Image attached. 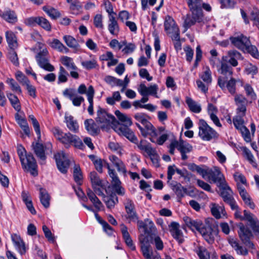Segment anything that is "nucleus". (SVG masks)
I'll use <instances>...</instances> for the list:
<instances>
[{"label": "nucleus", "mask_w": 259, "mask_h": 259, "mask_svg": "<svg viewBox=\"0 0 259 259\" xmlns=\"http://www.w3.org/2000/svg\"><path fill=\"white\" fill-rule=\"evenodd\" d=\"M191 14H187L184 21V26L186 30L196 23H200L203 20L202 11V0H186Z\"/></svg>", "instance_id": "nucleus-1"}, {"label": "nucleus", "mask_w": 259, "mask_h": 259, "mask_svg": "<svg viewBox=\"0 0 259 259\" xmlns=\"http://www.w3.org/2000/svg\"><path fill=\"white\" fill-rule=\"evenodd\" d=\"M17 151L22 168L29 172L33 176H37V165L33 156L31 154H27L25 149L21 145L17 146Z\"/></svg>", "instance_id": "nucleus-2"}, {"label": "nucleus", "mask_w": 259, "mask_h": 259, "mask_svg": "<svg viewBox=\"0 0 259 259\" xmlns=\"http://www.w3.org/2000/svg\"><path fill=\"white\" fill-rule=\"evenodd\" d=\"M53 134L58 141L65 145L73 144L75 147L82 150L84 148L82 141L68 132L64 133L63 131H54Z\"/></svg>", "instance_id": "nucleus-3"}, {"label": "nucleus", "mask_w": 259, "mask_h": 259, "mask_svg": "<svg viewBox=\"0 0 259 259\" xmlns=\"http://www.w3.org/2000/svg\"><path fill=\"white\" fill-rule=\"evenodd\" d=\"M202 167H205L202 176L203 179L207 177L210 183H217L218 187L226 183L223 179V175L219 168L214 167L213 169H211L206 165H203Z\"/></svg>", "instance_id": "nucleus-4"}, {"label": "nucleus", "mask_w": 259, "mask_h": 259, "mask_svg": "<svg viewBox=\"0 0 259 259\" xmlns=\"http://www.w3.org/2000/svg\"><path fill=\"white\" fill-rule=\"evenodd\" d=\"M218 71L221 74L218 77V84L222 90H224L227 79H228L233 74L232 68L226 63L222 62L220 67L218 68Z\"/></svg>", "instance_id": "nucleus-5"}, {"label": "nucleus", "mask_w": 259, "mask_h": 259, "mask_svg": "<svg viewBox=\"0 0 259 259\" xmlns=\"http://www.w3.org/2000/svg\"><path fill=\"white\" fill-rule=\"evenodd\" d=\"M97 121L111 127L115 126L118 123L113 115L108 113L105 110L100 107L97 110Z\"/></svg>", "instance_id": "nucleus-6"}, {"label": "nucleus", "mask_w": 259, "mask_h": 259, "mask_svg": "<svg viewBox=\"0 0 259 259\" xmlns=\"http://www.w3.org/2000/svg\"><path fill=\"white\" fill-rule=\"evenodd\" d=\"M238 226V233L242 242L248 247L254 248V245L250 241V239L253 237L251 231L243 223H240Z\"/></svg>", "instance_id": "nucleus-7"}, {"label": "nucleus", "mask_w": 259, "mask_h": 259, "mask_svg": "<svg viewBox=\"0 0 259 259\" xmlns=\"http://www.w3.org/2000/svg\"><path fill=\"white\" fill-rule=\"evenodd\" d=\"M200 234L207 242L212 244L214 242L215 238L218 236L219 230L215 226L206 224L203 228L201 229Z\"/></svg>", "instance_id": "nucleus-8"}, {"label": "nucleus", "mask_w": 259, "mask_h": 259, "mask_svg": "<svg viewBox=\"0 0 259 259\" xmlns=\"http://www.w3.org/2000/svg\"><path fill=\"white\" fill-rule=\"evenodd\" d=\"M106 167L108 170V174L111 178V185L113 190L119 195L123 196L125 194V189L121 186L120 181L115 170L110 167L109 163H106Z\"/></svg>", "instance_id": "nucleus-9"}, {"label": "nucleus", "mask_w": 259, "mask_h": 259, "mask_svg": "<svg viewBox=\"0 0 259 259\" xmlns=\"http://www.w3.org/2000/svg\"><path fill=\"white\" fill-rule=\"evenodd\" d=\"M164 30L171 39H178L180 30L174 19L169 16H166L164 22Z\"/></svg>", "instance_id": "nucleus-10"}, {"label": "nucleus", "mask_w": 259, "mask_h": 259, "mask_svg": "<svg viewBox=\"0 0 259 259\" xmlns=\"http://www.w3.org/2000/svg\"><path fill=\"white\" fill-rule=\"evenodd\" d=\"M221 190V196L222 197L224 201L229 204L231 208H236L237 203L233 196V192L230 187L224 183L220 187Z\"/></svg>", "instance_id": "nucleus-11"}, {"label": "nucleus", "mask_w": 259, "mask_h": 259, "mask_svg": "<svg viewBox=\"0 0 259 259\" xmlns=\"http://www.w3.org/2000/svg\"><path fill=\"white\" fill-rule=\"evenodd\" d=\"M54 156L59 170L62 174H66L69 168L70 161L65 154L61 151L56 154Z\"/></svg>", "instance_id": "nucleus-12"}, {"label": "nucleus", "mask_w": 259, "mask_h": 259, "mask_svg": "<svg viewBox=\"0 0 259 259\" xmlns=\"http://www.w3.org/2000/svg\"><path fill=\"white\" fill-rule=\"evenodd\" d=\"M169 231L172 237L179 243L182 244L184 241L183 233L180 229V224L176 222H172L168 225Z\"/></svg>", "instance_id": "nucleus-13"}, {"label": "nucleus", "mask_w": 259, "mask_h": 259, "mask_svg": "<svg viewBox=\"0 0 259 259\" xmlns=\"http://www.w3.org/2000/svg\"><path fill=\"white\" fill-rule=\"evenodd\" d=\"M230 40L232 44H233L235 47L243 52H245L246 47L249 45L250 41L247 37L244 36L242 34L231 37Z\"/></svg>", "instance_id": "nucleus-14"}, {"label": "nucleus", "mask_w": 259, "mask_h": 259, "mask_svg": "<svg viewBox=\"0 0 259 259\" xmlns=\"http://www.w3.org/2000/svg\"><path fill=\"white\" fill-rule=\"evenodd\" d=\"M244 220L247 221L254 233L259 229V220L257 217L250 211L244 210Z\"/></svg>", "instance_id": "nucleus-15"}, {"label": "nucleus", "mask_w": 259, "mask_h": 259, "mask_svg": "<svg viewBox=\"0 0 259 259\" xmlns=\"http://www.w3.org/2000/svg\"><path fill=\"white\" fill-rule=\"evenodd\" d=\"M158 87L156 84H151L149 87L144 83H141L138 88V91L141 95H152L157 98V93Z\"/></svg>", "instance_id": "nucleus-16"}, {"label": "nucleus", "mask_w": 259, "mask_h": 259, "mask_svg": "<svg viewBox=\"0 0 259 259\" xmlns=\"http://www.w3.org/2000/svg\"><path fill=\"white\" fill-rule=\"evenodd\" d=\"M235 104L237 106V113L240 115H245L246 111L247 99L241 94H236L234 97Z\"/></svg>", "instance_id": "nucleus-17"}, {"label": "nucleus", "mask_w": 259, "mask_h": 259, "mask_svg": "<svg viewBox=\"0 0 259 259\" xmlns=\"http://www.w3.org/2000/svg\"><path fill=\"white\" fill-rule=\"evenodd\" d=\"M183 220L188 228L193 231L196 230L199 233L205 225L200 220H193L188 217H185Z\"/></svg>", "instance_id": "nucleus-18"}, {"label": "nucleus", "mask_w": 259, "mask_h": 259, "mask_svg": "<svg viewBox=\"0 0 259 259\" xmlns=\"http://www.w3.org/2000/svg\"><path fill=\"white\" fill-rule=\"evenodd\" d=\"M109 159L112 162L113 165L116 167L117 171L119 172H121L123 174L126 173V169L125 165L123 162L114 155H111L109 156Z\"/></svg>", "instance_id": "nucleus-19"}, {"label": "nucleus", "mask_w": 259, "mask_h": 259, "mask_svg": "<svg viewBox=\"0 0 259 259\" xmlns=\"http://www.w3.org/2000/svg\"><path fill=\"white\" fill-rule=\"evenodd\" d=\"M47 43L52 48L59 52L67 53L69 52L68 49L58 39H49Z\"/></svg>", "instance_id": "nucleus-20"}, {"label": "nucleus", "mask_w": 259, "mask_h": 259, "mask_svg": "<svg viewBox=\"0 0 259 259\" xmlns=\"http://www.w3.org/2000/svg\"><path fill=\"white\" fill-rule=\"evenodd\" d=\"M241 57L240 54L236 51L232 50L228 52L227 55L223 57V59L228 62L233 66H236L238 65L237 60Z\"/></svg>", "instance_id": "nucleus-21"}, {"label": "nucleus", "mask_w": 259, "mask_h": 259, "mask_svg": "<svg viewBox=\"0 0 259 259\" xmlns=\"http://www.w3.org/2000/svg\"><path fill=\"white\" fill-rule=\"evenodd\" d=\"M108 29L111 35L117 36L119 32V27L115 16L108 17Z\"/></svg>", "instance_id": "nucleus-22"}, {"label": "nucleus", "mask_w": 259, "mask_h": 259, "mask_svg": "<svg viewBox=\"0 0 259 259\" xmlns=\"http://www.w3.org/2000/svg\"><path fill=\"white\" fill-rule=\"evenodd\" d=\"M207 112L210 118L218 127H221L222 125L219 119L216 115L218 111L215 106L211 103H209L207 107Z\"/></svg>", "instance_id": "nucleus-23"}, {"label": "nucleus", "mask_w": 259, "mask_h": 259, "mask_svg": "<svg viewBox=\"0 0 259 259\" xmlns=\"http://www.w3.org/2000/svg\"><path fill=\"white\" fill-rule=\"evenodd\" d=\"M121 231L122 234L123 238L127 246L128 247H130L131 249V250H135L136 249V246L133 243V240L128 232L127 227L124 225H122Z\"/></svg>", "instance_id": "nucleus-24"}, {"label": "nucleus", "mask_w": 259, "mask_h": 259, "mask_svg": "<svg viewBox=\"0 0 259 259\" xmlns=\"http://www.w3.org/2000/svg\"><path fill=\"white\" fill-rule=\"evenodd\" d=\"M86 192L89 199L93 204L94 206L98 211L100 210L103 206L101 201L96 196L95 193L90 189H88Z\"/></svg>", "instance_id": "nucleus-25"}, {"label": "nucleus", "mask_w": 259, "mask_h": 259, "mask_svg": "<svg viewBox=\"0 0 259 259\" xmlns=\"http://www.w3.org/2000/svg\"><path fill=\"white\" fill-rule=\"evenodd\" d=\"M12 241L18 251L21 254L26 252V247L25 244L19 236L16 234L12 235Z\"/></svg>", "instance_id": "nucleus-26"}, {"label": "nucleus", "mask_w": 259, "mask_h": 259, "mask_svg": "<svg viewBox=\"0 0 259 259\" xmlns=\"http://www.w3.org/2000/svg\"><path fill=\"white\" fill-rule=\"evenodd\" d=\"M33 146L34 152L36 156L41 160L40 163L41 164H44L46 156L43 145L39 143H36L35 145L33 144Z\"/></svg>", "instance_id": "nucleus-27"}, {"label": "nucleus", "mask_w": 259, "mask_h": 259, "mask_svg": "<svg viewBox=\"0 0 259 259\" xmlns=\"http://www.w3.org/2000/svg\"><path fill=\"white\" fill-rule=\"evenodd\" d=\"M228 241L229 244L235 249L237 254L242 255H246L248 254V250L240 245L238 241L236 239L230 238Z\"/></svg>", "instance_id": "nucleus-28"}, {"label": "nucleus", "mask_w": 259, "mask_h": 259, "mask_svg": "<svg viewBox=\"0 0 259 259\" xmlns=\"http://www.w3.org/2000/svg\"><path fill=\"white\" fill-rule=\"evenodd\" d=\"M114 113L123 126L128 127L133 124L131 118L126 114L121 113L119 110H116Z\"/></svg>", "instance_id": "nucleus-29"}, {"label": "nucleus", "mask_w": 259, "mask_h": 259, "mask_svg": "<svg viewBox=\"0 0 259 259\" xmlns=\"http://www.w3.org/2000/svg\"><path fill=\"white\" fill-rule=\"evenodd\" d=\"M0 16L11 23H15L17 21V17L14 11L8 10L4 12H0Z\"/></svg>", "instance_id": "nucleus-30"}, {"label": "nucleus", "mask_w": 259, "mask_h": 259, "mask_svg": "<svg viewBox=\"0 0 259 259\" xmlns=\"http://www.w3.org/2000/svg\"><path fill=\"white\" fill-rule=\"evenodd\" d=\"M134 118L138 121L141 122L146 130H152L153 126L152 124L147 120L145 114L143 113H137L134 115Z\"/></svg>", "instance_id": "nucleus-31"}, {"label": "nucleus", "mask_w": 259, "mask_h": 259, "mask_svg": "<svg viewBox=\"0 0 259 259\" xmlns=\"http://www.w3.org/2000/svg\"><path fill=\"white\" fill-rule=\"evenodd\" d=\"M63 40L65 41L66 45L75 50L78 51L79 49L80 46L78 43L77 41L72 36L66 35L63 36Z\"/></svg>", "instance_id": "nucleus-32"}, {"label": "nucleus", "mask_w": 259, "mask_h": 259, "mask_svg": "<svg viewBox=\"0 0 259 259\" xmlns=\"http://www.w3.org/2000/svg\"><path fill=\"white\" fill-rule=\"evenodd\" d=\"M192 150V147L188 143L184 141H181V145L179 147V151L181 153V158L183 160H186L188 159L187 153L190 152Z\"/></svg>", "instance_id": "nucleus-33"}, {"label": "nucleus", "mask_w": 259, "mask_h": 259, "mask_svg": "<svg viewBox=\"0 0 259 259\" xmlns=\"http://www.w3.org/2000/svg\"><path fill=\"white\" fill-rule=\"evenodd\" d=\"M7 42L12 50L15 49L17 46V41L15 34L11 31H7L5 33Z\"/></svg>", "instance_id": "nucleus-34"}, {"label": "nucleus", "mask_w": 259, "mask_h": 259, "mask_svg": "<svg viewBox=\"0 0 259 259\" xmlns=\"http://www.w3.org/2000/svg\"><path fill=\"white\" fill-rule=\"evenodd\" d=\"M211 212L213 217L218 219L221 218V215H225V210L223 206H220L215 203L211 204Z\"/></svg>", "instance_id": "nucleus-35"}, {"label": "nucleus", "mask_w": 259, "mask_h": 259, "mask_svg": "<svg viewBox=\"0 0 259 259\" xmlns=\"http://www.w3.org/2000/svg\"><path fill=\"white\" fill-rule=\"evenodd\" d=\"M36 58L38 64L41 68L49 71L54 70V67L48 63V60L46 57L39 55L36 56Z\"/></svg>", "instance_id": "nucleus-36"}, {"label": "nucleus", "mask_w": 259, "mask_h": 259, "mask_svg": "<svg viewBox=\"0 0 259 259\" xmlns=\"http://www.w3.org/2000/svg\"><path fill=\"white\" fill-rule=\"evenodd\" d=\"M156 131H151V132L150 133V135L151 136V138H150V141L153 143H156L159 145H162L165 141L168 139V137L169 135L167 134H163L157 138L156 133Z\"/></svg>", "instance_id": "nucleus-37"}, {"label": "nucleus", "mask_w": 259, "mask_h": 259, "mask_svg": "<svg viewBox=\"0 0 259 259\" xmlns=\"http://www.w3.org/2000/svg\"><path fill=\"white\" fill-rule=\"evenodd\" d=\"M95 94V91L92 85H90L88 88V92H87V96L88 97V100L89 102V106L88 108V111L90 115H93V98Z\"/></svg>", "instance_id": "nucleus-38"}, {"label": "nucleus", "mask_w": 259, "mask_h": 259, "mask_svg": "<svg viewBox=\"0 0 259 259\" xmlns=\"http://www.w3.org/2000/svg\"><path fill=\"white\" fill-rule=\"evenodd\" d=\"M39 198L42 205L45 208H48L50 206V197L47 191L40 188L39 189Z\"/></svg>", "instance_id": "nucleus-39"}, {"label": "nucleus", "mask_w": 259, "mask_h": 259, "mask_svg": "<svg viewBox=\"0 0 259 259\" xmlns=\"http://www.w3.org/2000/svg\"><path fill=\"white\" fill-rule=\"evenodd\" d=\"M186 102L191 111L197 113L201 111V107L200 105L196 103L191 98L187 97Z\"/></svg>", "instance_id": "nucleus-40"}, {"label": "nucleus", "mask_w": 259, "mask_h": 259, "mask_svg": "<svg viewBox=\"0 0 259 259\" xmlns=\"http://www.w3.org/2000/svg\"><path fill=\"white\" fill-rule=\"evenodd\" d=\"M120 137H124L133 143L138 142V139L132 131H115Z\"/></svg>", "instance_id": "nucleus-41"}, {"label": "nucleus", "mask_w": 259, "mask_h": 259, "mask_svg": "<svg viewBox=\"0 0 259 259\" xmlns=\"http://www.w3.org/2000/svg\"><path fill=\"white\" fill-rule=\"evenodd\" d=\"M6 82L9 85L11 90L14 92L21 94L22 90L18 83L12 78H7Z\"/></svg>", "instance_id": "nucleus-42"}, {"label": "nucleus", "mask_w": 259, "mask_h": 259, "mask_svg": "<svg viewBox=\"0 0 259 259\" xmlns=\"http://www.w3.org/2000/svg\"><path fill=\"white\" fill-rule=\"evenodd\" d=\"M199 76L206 84L211 83L212 81L211 72L208 67L204 68L203 71Z\"/></svg>", "instance_id": "nucleus-43"}, {"label": "nucleus", "mask_w": 259, "mask_h": 259, "mask_svg": "<svg viewBox=\"0 0 259 259\" xmlns=\"http://www.w3.org/2000/svg\"><path fill=\"white\" fill-rule=\"evenodd\" d=\"M60 61L61 63L68 69H71L73 70H76L77 67L74 64L73 60L71 58L67 56H63L61 58Z\"/></svg>", "instance_id": "nucleus-44"}, {"label": "nucleus", "mask_w": 259, "mask_h": 259, "mask_svg": "<svg viewBox=\"0 0 259 259\" xmlns=\"http://www.w3.org/2000/svg\"><path fill=\"white\" fill-rule=\"evenodd\" d=\"M173 190L180 199L184 197L187 193V189L184 188L180 183H178L175 185Z\"/></svg>", "instance_id": "nucleus-45"}, {"label": "nucleus", "mask_w": 259, "mask_h": 259, "mask_svg": "<svg viewBox=\"0 0 259 259\" xmlns=\"http://www.w3.org/2000/svg\"><path fill=\"white\" fill-rule=\"evenodd\" d=\"M65 122L67 127L70 130H76L78 128V124L71 115L66 113L65 115Z\"/></svg>", "instance_id": "nucleus-46"}, {"label": "nucleus", "mask_w": 259, "mask_h": 259, "mask_svg": "<svg viewBox=\"0 0 259 259\" xmlns=\"http://www.w3.org/2000/svg\"><path fill=\"white\" fill-rule=\"evenodd\" d=\"M7 96L12 106L17 111H20V104L17 97L12 93H7Z\"/></svg>", "instance_id": "nucleus-47"}, {"label": "nucleus", "mask_w": 259, "mask_h": 259, "mask_svg": "<svg viewBox=\"0 0 259 259\" xmlns=\"http://www.w3.org/2000/svg\"><path fill=\"white\" fill-rule=\"evenodd\" d=\"M199 136L204 141H209L216 136L215 131H199Z\"/></svg>", "instance_id": "nucleus-48"}, {"label": "nucleus", "mask_w": 259, "mask_h": 259, "mask_svg": "<svg viewBox=\"0 0 259 259\" xmlns=\"http://www.w3.org/2000/svg\"><path fill=\"white\" fill-rule=\"evenodd\" d=\"M243 116L240 115L237 113V115L233 118L234 124L237 130H247L244 125V120L242 118Z\"/></svg>", "instance_id": "nucleus-49"}, {"label": "nucleus", "mask_w": 259, "mask_h": 259, "mask_svg": "<svg viewBox=\"0 0 259 259\" xmlns=\"http://www.w3.org/2000/svg\"><path fill=\"white\" fill-rule=\"evenodd\" d=\"M243 88L247 97L251 100H255L256 98V95L251 85L246 83L243 85Z\"/></svg>", "instance_id": "nucleus-50"}, {"label": "nucleus", "mask_w": 259, "mask_h": 259, "mask_svg": "<svg viewBox=\"0 0 259 259\" xmlns=\"http://www.w3.org/2000/svg\"><path fill=\"white\" fill-rule=\"evenodd\" d=\"M42 10L53 19H56L60 17V12L53 8L44 6Z\"/></svg>", "instance_id": "nucleus-51"}, {"label": "nucleus", "mask_w": 259, "mask_h": 259, "mask_svg": "<svg viewBox=\"0 0 259 259\" xmlns=\"http://www.w3.org/2000/svg\"><path fill=\"white\" fill-rule=\"evenodd\" d=\"M151 243L154 245L155 248L158 250H162L164 247L162 239L156 235H154L151 237Z\"/></svg>", "instance_id": "nucleus-52"}, {"label": "nucleus", "mask_w": 259, "mask_h": 259, "mask_svg": "<svg viewBox=\"0 0 259 259\" xmlns=\"http://www.w3.org/2000/svg\"><path fill=\"white\" fill-rule=\"evenodd\" d=\"M90 178L92 183V187L98 186L102 187L103 183L102 180L100 179L97 173L94 171L90 174Z\"/></svg>", "instance_id": "nucleus-53"}, {"label": "nucleus", "mask_w": 259, "mask_h": 259, "mask_svg": "<svg viewBox=\"0 0 259 259\" xmlns=\"http://www.w3.org/2000/svg\"><path fill=\"white\" fill-rule=\"evenodd\" d=\"M172 136V138L170 139V144H169L168 148L169 153L171 155H174L175 149L176 148L179 150V147H180L181 145V141H183V140H180L178 141L173 136Z\"/></svg>", "instance_id": "nucleus-54"}, {"label": "nucleus", "mask_w": 259, "mask_h": 259, "mask_svg": "<svg viewBox=\"0 0 259 259\" xmlns=\"http://www.w3.org/2000/svg\"><path fill=\"white\" fill-rule=\"evenodd\" d=\"M37 25L47 31L50 32L52 30V25L50 22L44 17H39Z\"/></svg>", "instance_id": "nucleus-55"}, {"label": "nucleus", "mask_w": 259, "mask_h": 259, "mask_svg": "<svg viewBox=\"0 0 259 259\" xmlns=\"http://www.w3.org/2000/svg\"><path fill=\"white\" fill-rule=\"evenodd\" d=\"M236 82L237 80L233 78H230L229 80L227 79L226 81V88L224 90L227 89L230 94L232 95L235 94L236 93Z\"/></svg>", "instance_id": "nucleus-56"}, {"label": "nucleus", "mask_w": 259, "mask_h": 259, "mask_svg": "<svg viewBox=\"0 0 259 259\" xmlns=\"http://www.w3.org/2000/svg\"><path fill=\"white\" fill-rule=\"evenodd\" d=\"M94 26L99 29L104 28L103 16L101 14H97L95 15L93 20Z\"/></svg>", "instance_id": "nucleus-57"}, {"label": "nucleus", "mask_w": 259, "mask_h": 259, "mask_svg": "<svg viewBox=\"0 0 259 259\" xmlns=\"http://www.w3.org/2000/svg\"><path fill=\"white\" fill-rule=\"evenodd\" d=\"M73 177L74 181L77 184H81L82 180V175L81 171L80 168L79 166L75 165L74 166L73 170Z\"/></svg>", "instance_id": "nucleus-58"}, {"label": "nucleus", "mask_w": 259, "mask_h": 259, "mask_svg": "<svg viewBox=\"0 0 259 259\" xmlns=\"http://www.w3.org/2000/svg\"><path fill=\"white\" fill-rule=\"evenodd\" d=\"M108 147L111 151L116 152L120 156L122 155V148L118 143L110 142L108 144Z\"/></svg>", "instance_id": "nucleus-59"}, {"label": "nucleus", "mask_w": 259, "mask_h": 259, "mask_svg": "<svg viewBox=\"0 0 259 259\" xmlns=\"http://www.w3.org/2000/svg\"><path fill=\"white\" fill-rule=\"evenodd\" d=\"M16 79L23 86L30 82L29 79L20 71H17L15 74Z\"/></svg>", "instance_id": "nucleus-60"}, {"label": "nucleus", "mask_w": 259, "mask_h": 259, "mask_svg": "<svg viewBox=\"0 0 259 259\" xmlns=\"http://www.w3.org/2000/svg\"><path fill=\"white\" fill-rule=\"evenodd\" d=\"M196 252L200 259H209V253L207 250L203 246H199L196 250Z\"/></svg>", "instance_id": "nucleus-61"}, {"label": "nucleus", "mask_w": 259, "mask_h": 259, "mask_svg": "<svg viewBox=\"0 0 259 259\" xmlns=\"http://www.w3.org/2000/svg\"><path fill=\"white\" fill-rule=\"evenodd\" d=\"M243 154L247 160L252 165L255 163L254 161V158L251 151L249 149L246 147H243L241 148Z\"/></svg>", "instance_id": "nucleus-62"}, {"label": "nucleus", "mask_w": 259, "mask_h": 259, "mask_svg": "<svg viewBox=\"0 0 259 259\" xmlns=\"http://www.w3.org/2000/svg\"><path fill=\"white\" fill-rule=\"evenodd\" d=\"M241 197L243 200L244 202L250 208L254 209L255 208L254 203L251 201V198L247 192L240 194Z\"/></svg>", "instance_id": "nucleus-63"}, {"label": "nucleus", "mask_w": 259, "mask_h": 259, "mask_svg": "<svg viewBox=\"0 0 259 259\" xmlns=\"http://www.w3.org/2000/svg\"><path fill=\"white\" fill-rule=\"evenodd\" d=\"M121 99V97L119 92H114L113 93L112 97H108L106 99V102L108 104L114 105L116 101H119Z\"/></svg>", "instance_id": "nucleus-64"}]
</instances>
